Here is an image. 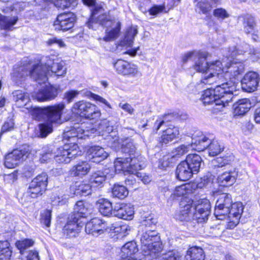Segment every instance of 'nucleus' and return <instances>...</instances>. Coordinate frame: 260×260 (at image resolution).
<instances>
[{
    "mask_svg": "<svg viewBox=\"0 0 260 260\" xmlns=\"http://www.w3.org/2000/svg\"><path fill=\"white\" fill-rule=\"evenodd\" d=\"M27 152L15 149L5 156V166L6 168L12 169L16 167L28 157Z\"/></svg>",
    "mask_w": 260,
    "mask_h": 260,
    "instance_id": "nucleus-19",
    "label": "nucleus"
},
{
    "mask_svg": "<svg viewBox=\"0 0 260 260\" xmlns=\"http://www.w3.org/2000/svg\"><path fill=\"white\" fill-rule=\"evenodd\" d=\"M191 191L192 189L190 184H185L177 186L171 196L173 199L179 197H184L191 193Z\"/></svg>",
    "mask_w": 260,
    "mask_h": 260,
    "instance_id": "nucleus-44",
    "label": "nucleus"
},
{
    "mask_svg": "<svg viewBox=\"0 0 260 260\" xmlns=\"http://www.w3.org/2000/svg\"><path fill=\"white\" fill-rule=\"evenodd\" d=\"M211 205L210 202L206 199L200 200L194 204L192 207L193 217L198 219L200 222H204L210 213Z\"/></svg>",
    "mask_w": 260,
    "mask_h": 260,
    "instance_id": "nucleus-16",
    "label": "nucleus"
},
{
    "mask_svg": "<svg viewBox=\"0 0 260 260\" xmlns=\"http://www.w3.org/2000/svg\"><path fill=\"white\" fill-rule=\"evenodd\" d=\"M57 94V88L49 84L43 87L38 92L34 93L32 97L39 102H45L54 99Z\"/></svg>",
    "mask_w": 260,
    "mask_h": 260,
    "instance_id": "nucleus-20",
    "label": "nucleus"
},
{
    "mask_svg": "<svg viewBox=\"0 0 260 260\" xmlns=\"http://www.w3.org/2000/svg\"><path fill=\"white\" fill-rule=\"evenodd\" d=\"M181 256L178 252H170L165 254L162 258L156 260H181Z\"/></svg>",
    "mask_w": 260,
    "mask_h": 260,
    "instance_id": "nucleus-57",
    "label": "nucleus"
},
{
    "mask_svg": "<svg viewBox=\"0 0 260 260\" xmlns=\"http://www.w3.org/2000/svg\"><path fill=\"white\" fill-rule=\"evenodd\" d=\"M205 137L209 142L208 146L205 149L208 147L209 155L212 156L217 155L223 150L224 146L219 141L216 139L211 141L207 136H205Z\"/></svg>",
    "mask_w": 260,
    "mask_h": 260,
    "instance_id": "nucleus-38",
    "label": "nucleus"
},
{
    "mask_svg": "<svg viewBox=\"0 0 260 260\" xmlns=\"http://www.w3.org/2000/svg\"><path fill=\"white\" fill-rule=\"evenodd\" d=\"M194 174L190 167L184 160L177 166L175 174L177 179L185 181L189 180Z\"/></svg>",
    "mask_w": 260,
    "mask_h": 260,
    "instance_id": "nucleus-29",
    "label": "nucleus"
},
{
    "mask_svg": "<svg viewBox=\"0 0 260 260\" xmlns=\"http://www.w3.org/2000/svg\"><path fill=\"white\" fill-rule=\"evenodd\" d=\"M100 212L104 216L113 214V208L111 203L105 199H100L97 201Z\"/></svg>",
    "mask_w": 260,
    "mask_h": 260,
    "instance_id": "nucleus-40",
    "label": "nucleus"
},
{
    "mask_svg": "<svg viewBox=\"0 0 260 260\" xmlns=\"http://www.w3.org/2000/svg\"><path fill=\"white\" fill-rule=\"evenodd\" d=\"M51 219V211L45 210L41 215V222L47 227L50 226Z\"/></svg>",
    "mask_w": 260,
    "mask_h": 260,
    "instance_id": "nucleus-56",
    "label": "nucleus"
},
{
    "mask_svg": "<svg viewBox=\"0 0 260 260\" xmlns=\"http://www.w3.org/2000/svg\"><path fill=\"white\" fill-rule=\"evenodd\" d=\"M53 57H46L38 63L27 59L20 65H15L11 73L12 80L18 84L29 75L41 84L47 81L48 75L64 76L66 74L64 63L59 61L58 59H55Z\"/></svg>",
    "mask_w": 260,
    "mask_h": 260,
    "instance_id": "nucleus-1",
    "label": "nucleus"
},
{
    "mask_svg": "<svg viewBox=\"0 0 260 260\" xmlns=\"http://www.w3.org/2000/svg\"><path fill=\"white\" fill-rule=\"evenodd\" d=\"M11 254L10 243L7 241H0V260H9Z\"/></svg>",
    "mask_w": 260,
    "mask_h": 260,
    "instance_id": "nucleus-47",
    "label": "nucleus"
},
{
    "mask_svg": "<svg viewBox=\"0 0 260 260\" xmlns=\"http://www.w3.org/2000/svg\"><path fill=\"white\" fill-rule=\"evenodd\" d=\"M252 48L249 44L245 42H242L238 47L232 46L228 48L227 53L224 55L226 58L231 57L234 58L235 57H237L240 55H244L245 53H249Z\"/></svg>",
    "mask_w": 260,
    "mask_h": 260,
    "instance_id": "nucleus-30",
    "label": "nucleus"
},
{
    "mask_svg": "<svg viewBox=\"0 0 260 260\" xmlns=\"http://www.w3.org/2000/svg\"><path fill=\"white\" fill-rule=\"evenodd\" d=\"M248 55L252 61H257L260 59V49L252 48L250 50Z\"/></svg>",
    "mask_w": 260,
    "mask_h": 260,
    "instance_id": "nucleus-63",
    "label": "nucleus"
},
{
    "mask_svg": "<svg viewBox=\"0 0 260 260\" xmlns=\"http://www.w3.org/2000/svg\"><path fill=\"white\" fill-rule=\"evenodd\" d=\"M232 203L231 195L226 193L220 194L215 205V216L219 220L225 219V216L229 213Z\"/></svg>",
    "mask_w": 260,
    "mask_h": 260,
    "instance_id": "nucleus-13",
    "label": "nucleus"
},
{
    "mask_svg": "<svg viewBox=\"0 0 260 260\" xmlns=\"http://www.w3.org/2000/svg\"><path fill=\"white\" fill-rule=\"evenodd\" d=\"M236 87L232 82L219 83L214 89L208 88L202 94L201 100L204 105L214 103L221 108L226 107L234 98Z\"/></svg>",
    "mask_w": 260,
    "mask_h": 260,
    "instance_id": "nucleus-5",
    "label": "nucleus"
},
{
    "mask_svg": "<svg viewBox=\"0 0 260 260\" xmlns=\"http://www.w3.org/2000/svg\"><path fill=\"white\" fill-rule=\"evenodd\" d=\"M47 183L48 175L46 173H43L38 175L30 182L26 196L36 198L41 195L46 190Z\"/></svg>",
    "mask_w": 260,
    "mask_h": 260,
    "instance_id": "nucleus-12",
    "label": "nucleus"
},
{
    "mask_svg": "<svg viewBox=\"0 0 260 260\" xmlns=\"http://www.w3.org/2000/svg\"><path fill=\"white\" fill-rule=\"evenodd\" d=\"M135 145L132 143L123 148L126 156L124 158L118 157L115 160V172L136 174L138 170L145 167V158L139 154H135Z\"/></svg>",
    "mask_w": 260,
    "mask_h": 260,
    "instance_id": "nucleus-7",
    "label": "nucleus"
},
{
    "mask_svg": "<svg viewBox=\"0 0 260 260\" xmlns=\"http://www.w3.org/2000/svg\"><path fill=\"white\" fill-rule=\"evenodd\" d=\"M52 204L53 206L62 205L66 203L67 198L64 195L54 194L51 196Z\"/></svg>",
    "mask_w": 260,
    "mask_h": 260,
    "instance_id": "nucleus-54",
    "label": "nucleus"
},
{
    "mask_svg": "<svg viewBox=\"0 0 260 260\" xmlns=\"http://www.w3.org/2000/svg\"><path fill=\"white\" fill-rule=\"evenodd\" d=\"M79 94V91L78 90H69L64 93V99L68 103H70L72 102L73 99L77 96Z\"/></svg>",
    "mask_w": 260,
    "mask_h": 260,
    "instance_id": "nucleus-60",
    "label": "nucleus"
},
{
    "mask_svg": "<svg viewBox=\"0 0 260 260\" xmlns=\"http://www.w3.org/2000/svg\"><path fill=\"white\" fill-rule=\"evenodd\" d=\"M85 123L76 124L70 128H66L63 133V139L71 141V143L65 144L62 147H59L54 155L52 150L48 146L43 148L40 154L41 163H47L54 157L59 163L68 164L71 159L79 155L78 146L76 143L78 140L86 139L91 137V134L95 133L97 130L94 128L85 129Z\"/></svg>",
    "mask_w": 260,
    "mask_h": 260,
    "instance_id": "nucleus-2",
    "label": "nucleus"
},
{
    "mask_svg": "<svg viewBox=\"0 0 260 260\" xmlns=\"http://www.w3.org/2000/svg\"><path fill=\"white\" fill-rule=\"evenodd\" d=\"M115 172V170L114 171L112 168H107L104 171H98L93 173L90 179L92 188L102 187L106 179L112 178Z\"/></svg>",
    "mask_w": 260,
    "mask_h": 260,
    "instance_id": "nucleus-21",
    "label": "nucleus"
},
{
    "mask_svg": "<svg viewBox=\"0 0 260 260\" xmlns=\"http://www.w3.org/2000/svg\"><path fill=\"white\" fill-rule=\"evenodd\" d=\"M138 251L137 245L135 241L127 242L121 248V256L122 258H135L132 256L137 253Z\"/></svg>",
    "mask_w": 260,
    "mask_h": 260,
    "instance_id": "nucleus-37",
    "label": "nucleus"
},
{
    "mask_svg": "<svg viewBox=\"0 0 260 260\" xmlns=\"http://www.w3.org/2000/svg\"><path fill=\"white\" fill-rule=\"evenodd\" d=\"M141 253L145 260L156 257L162 249L160 237L156 230H146L140 236Z\"/></svg>",
    "mask_w": 260,
    "mask_h": 260,
    "instance_id": "nucleus-8",
    "label": "nucleus"
},
{
    "mask_svg": "<svg viewBox=\"0 0 260 260\" xmlns=\"http://www.w3.org/2000/svg\"><path fill=\"white\" fill-rule=\"evenodd\" d=\"M47 43L48 45L50 46L55 44L61 48H63L66 47V44L63 41V40L61 39H57L56 37H54L48 39L47 41Z\"/></svg>",
    "mask_w": 260,
    "mask_h": 260,
    "instance_id": "nucleus-61",
    "label": "nucleus"
},
{
    "mask_svg": "<svg viewBox=\"0 0 260 260\" xmlns=\"http://www.w3.org/2000/svg\"><path fill=\"white\" fill-rule=\"evenodd\" d=\"M18 21V17H8L0 14V27L5 30H11Z\"/></svg>",
    "mask_w": 260,
    "mask_h": 260,
    "instance_id": "nucleus-45",
    "label": "nucleus"
},
{
    "mask_svg": "<svg viewBox=\"0 0 260 260\" xmlns=\"http://www.w3.org/2000/svg\"><path fill=\"white\" fill-rule=\"evenodd\" d=\"M156 219L154 218L152 215L149 214L143 217L141 221L142 226H144L146 230H155Z\"/></svg>",
    "mask_w": 260,
    "mask_h": 260,
    "instance_id": "nucleus-49",
    "label": "nucleus"
},
{
    "mask_svg": "<svg viewBox=\"0 0 260 260\" xmlns=\"http://www.w3.org/2000/svg\"><path fill=\"white\" fill-rule=\"evenodd\" d=\"M186 201L184 199L181 201L180 203L181 210L178 213L175 215L176 220L184 221H188L191 217H193V212L192 210V201H189L188 203L185 204Z\"/></svg>",
    "mask_w": 260,
    "mask_h": 260,
    "instance_id": "nucleus-28",
    "label": "nucleus"
},
{
    "mask_svg": "<svg viewBox=\"0 0 260 260\" xmlns=\"http://www.w3.org/2000/svg\"><path fill=\"white\" fill-rule=\"evenodd\" d=\"M208 142L204 134L201 132H197L193 135L191 143L190 144H182L177 147L172 152L171 157L178 158L190 150L203 151L208 146Z\"/></svg>",
    "mask_w": 260,
    "mask_h": 260,
    "instance_id": "nucleus-9",
    "label": "nucleus"
},
{
    "mask_svg": "<svg viewBox=\"0 0 260 260\" xmlns=\"http://www.w3.org/2000/svg\"><path fill=\"white\" fill-rule=\"evenodd\" d=\"M212 179L208 176H204L202 177L200 181L198 183L197 186L198 188H202L208 186H210L212 184Z\"/></svg>",
    "mask_w": 260,
    "mask_h": 260,
    "instance_id": "nucleus-58",
    "label": "nucleus"
},
{
    "mask_svg": "<svg viewBox=\"0 0 260 260\" xmlns=\"http://www.w3.org/2000/svg\"><path fill=\"white\" fill-rule=\"evenodd\" d=\"M108 156V153L99 146L90 147L86 153L87 158L94 162L99 163L106 159Z\"/></svg>",
    "mask_w": 260,
    "mask_h": 260,
    "instance_id": "nucleus-25",
    "label": "nucleus"
},
{
    "mask_svg": "<svg viewBox=\"0 0 260 260\" xmlns=\"http://www.w3.org/2000/svg\"><path fill=\"white\" fill-rule=\"evenodd\" d=\"M107 228V222L100 218L95 217L86 223L85 230L87 234L98 237L106 232Z\"/></svg>",
    "mask_w": 260,
    "mask_h": 260,
    "instance_id": "nucleus-17",
    "label": "nucleus"
},
{
    "mask_svg": "<svg viewBox=\"0 0 260 260\" xmlns=\"http://www.w3.org/2000/svg\"><path fill=\"white\" fill-rule=\"evenodd\" d=\"M71 110L73 113L89 119H96L101 116V112L95 105L83 100L76 102Z\"/></svg>",
    "mask_w": 260,
    "mask_h": 260,
    "instance_id": "nucleus-10",
    "label": "nucleus"
},
{
    "mask_svg": "<svg viewBox=\"0 0 260 260\" xmlns=\"http://www.w3.org/2000/svg\"><path fill=\"white\" fill-rule=\"evenodd\" d=\"M82 221L73 220L70 216L67 223L64 226L63 232L64 235L69 238L76 237L80 232L83 225Z\"/></svg>",
    "mask_w": 260,
    "mask_h": 260,
    "instance_id": "nucleus-26",
    "label": "nucleus"
},
{
    "mask_svg": "<svg viewBox=\"0 0 260 260\" xmlns=\"http://www.w3.org/2000/svg\"><path fill=\"white\" fill-rule=\"evenodd\" d=\"M231 57L227 58L229 60L230 63H228L225 65V67L222 66L223 71L222 72V79L220 80V82L218 84L221 83L224 80V73L226 77H229L230 78H235L239 75L242 74L245 71V65L242 61H232Z\"/></svg>",
    "mask_w": 260,
    "mask_h": 260,
    "instance_id": "nucleus-15",
    "label": "nucleus"
},
{
    "mask_svg": "<svg viewBox=\"0 0 260 260\" xmlns=\"http://www.w3.org/2000/svg\"><path fill=\"white\" fill-rule=\"evenodd\" d=\"M112 65L118 74L124 77H136L141 74L136 64L123 59L113 60Z\"/></svg>",
    "mask_w": 260,
    "mask_h": 260,
    "instance_id": "nucleus-11",
    "label": "nucleus"
},
{
    "mask_svg": "<svg viewBox=\"0 0 260 260\" xmlns=\"http://www.w3.org/2000/svg\"><path fill=\"white\" fill-rule=\"evenodd\" d=\"M92 187L91 184L85 182H76L70 187L72 195L87 196L91 193Z\"/></svg>",
    "mask_w": 260,
    "mask_h": 260,
    "instance_id": "nucleus-31",
    "label": "nucleus"
},
{
    "mask_svg": "<svg viewBox=\"0 0 260 260\" xmlns=\"http://www.w3.org/2000/svg\"><path fill=\"white\" fill-rule=\"evenodd\" d=\"M259 82L258 74L254 72H249L244 75L241 80L242 88L247 92H253L257 89Z\"/></svg>",
    "mask_w": 260,
    "mask_h": 260,
    "instance_id": "nucleus-22",
    "label": "nucleus"
},
{
    "mask_svg": "<svg viewBox=\"0 0 260 260\" xmlns=\"http://www.w3.org/2000/svg\"><path fill=\"white\" fill-rule=\"evenodd\" d=\"M13 100L21 107L26 105L29 102V94L22 90H16L13 92Z\"/></svg>",
    "mask_w": 260,
    "mask_h": 260,
    "instance_id": "nucleus-43",
    "label": "nucleus"
},
{
    "mask_svg": "<svg viewBox=\"0 0 260 260\" xmlns=\"http://www.w3.org/2000/svg\"><path fill=\"white\" fill-rule=\"evenodd\" d=\"M169 116L170 115H166L157 119L154 124V127L156 131H158L162 125L167 123V117Z\"/></svg>",
    "mask_w": 260,
    "mask_h": 260,
    "instance_id": "nucleus-62",
    "label": "nucleus"
},
{
    "mask_svg": "<svg viewBox=\"0 0 260 260\" xmlns=\"http://www.w3.org/2000/svg\"><path fill=\"white\" fill-rule=\"evenodd\" d=\"M74 213L70 216L73 220L84 219L89 215L92 211V206L89 203L82 201H78L74 208Z\"/></svg>",
    "mask_w": 260,
    "mask_h": 260,
    "instance_id": "nucleus-23",
    "label": "nucleus"
},
{
    "mask_svg": "<svg viewBox=\"0 0 260 260\" xmlns=\"http://www.w3.org/2000/svg\"><path fill=\"white\" fill-rule=\"evenodd\" d=\"M184 161L187 164L194 174L199 172L203 161L201 157L197 154H189Z\"/></svg>",
    "mask_w": 260,
    "mask_h": 260,
    "instance_id": "nucleus-35",
    "label": "nucleus"
},
{
    "mask_svg": "<svg viewBox=\"0 0 260 260\" xmlns=\"http://www.w3.org/2000/svg\"><path fill=\"white\" fill-rule=\"evenodd\" d=\"M203 52L205 53V56H197V60L192 66L196 72L203 74L201 83L198 86L203 84L212 85L219 83L223 77L222 62L219 60L207 61L208 53L205 51Z\"/></svg>",
    "mask_w": 260,
    "mask_h": 260,
    "instance_id": "nucleus-4",
    "label": "nucleus"
},
{
    "mask_svg": "<svg viewBox=\"0 0 260 260\" xmlns=\"http://www.w3.org/2000/svg\"><path fill=\"white\" fill-rule=\"evenodd\" d=\"M244 30L247 34L252 33L255 27L254 18L250 14H246L244 17Z\"/></svg>",
    "mask_w": 260,
    "mask_h": 260,
    "instance_id": "nucleus-48",
    "label": "nucleus"
},
{
    "mask_svg": "<svg viewBox=\"0 0 260 260\" xmlns=\"http://www.w3.org/2000/svg\"><path fill=\"white\" fill-rule=\"evenodd\" d=\"M76 16L72 12L63 13L59 14L54 22L55 30L67 31L72 28L76 21Z\"/></svg>",
    "mask_w": 260,
    "mask_h": 260,
    "instance_id": "nucleus-14",
    "label": "nucleus"
},
{
    "mask_svg": "<svg viewBox=\"0 0 260 260\" xmlns=\"http://www.w3.org/2000/svg\"><path fill=\"white\" fill-rule=\"evenodd\" d=\"M111 123H112V122L110 121H103L99 126V133L100 134L102 132L109 134L111 133H116V132L114 131V128L113 126L111 125Z\"/></svg>",
    "mask_w": 260,
    "mask_h": 260,
    "instance_id": "nucleus-51",
    "label": "nucleus"
},
{
    "mask_svg": "<svg viewBox=\"0 0 260 260\" xmlns=\"http://www.w3.org/2000/svg\"><path fill=\"white\" fill-rule=\"evenodd\" d=\"M179 135V131L178 128L174 126H171L163 131L162 135L161 136L160 142L162 143L167 144L178 138Z\"/></svg>",
    "mask_w": 260,
    "mask_h": 260,
    "instance_id": "nucleus-36",
    "label": "nucleus"
},
{
    "mask_svg": "<svg viewBox=\"0 0 260 260\" xmlns=\"http://www.w3.org/2000/svg\"><path fill=\"white\" fill-rule=\"evenodd\" d=\"M203 250L200 247H192L188 249L186 255V260H204Z\"/></svg>",
    "mask_w": 260,
    "mask_h": 260,
    "instance_id": "nucleus-41",
    "label": "nucleus"
},
{
    "mask_svg": "<svg viewBox=\"0 0 260 260\" xmlns=\"http://www.w3.org/2000/svg\"><path fill=\"white\" fill-rule=\"evenodd\" d=\"M22 260H40L38 252L36 250L29 251L25 258Z\"/></svg>",
    "mask_w": 260,
    "mask_h": 260,
    "instance_id": "nucleus-64",
    "label": "nucleus"
},
{
    "mask_svg": "<svg viewBox=\"0 0 260 260\" xmlns=\"http://www.w3.org/2000/svg\"><path fill=\"white\" fill-rule=\"evenodd\" d=\"M197 56L205 57V53L203 51H191L187 52L184 54L182 57V60L183 63L187 62L189 59H196Z\"/></svg>",
    "mask_w": 260,
    "mask_h": 260,
    "instance_id": "nucleus-53",
    "label": "nucleus"
},
{
    "mask_svg": "<svg viewBox=\"0 0 260 260\" xmlns=\"http://www.w3.org/2000/svg\"><path fill=\"white\" fill-rule=\"evenodd\" d=\"M64 109L65 104L63 102L44 108H30L29 112L34 119L40 120L43 117H45V121L39 126L42 137H46L52 132L53 124L62 123L61 117Z\"/></svg>",
    "mask_w": 260,
    "mask_h": 260,
    "instance_id": "nucleus-3",
    "label": "nucleus"
},
{
    "mask_svg": "<svg viewBox=\"0 0 260 260\" xmlns=\"http://www.w3.org/2000/svg\"><path fill=\"white\" fill-rule=\"evenodd\" d=\"M113 215L124 220H131L134 217V208L129 204H116L113 208Z\"/></svg>",
    "mask_w": 260,
    "mask_h": 260,
    "instance_id": "nucleus-24",
    "label": "nucleus"
},
{
    "mask_svg": "<svg viewBox=\"0 0 260 260\" xmlns=\"http://www.w3.org/2000/svg\"><path fill=\"white\" fill-rule=\"evenodd\" d=\"M213 15L218 19L223 20L230 17V14L223 8H217L214 10Z\"/></svg>",
    "mask_w": 260,
    "mask_h": 260,
    "instance_id": "nucleus-55",
    "label": "nucleus"
},
{
    "mask_svg": "<svg viewBox=\"0 0 260 260\" xmlns=\"http://www.w3.org/2000/svg\"><path fill=\"white\" fill-rule=\"evenodd\" d=\"M34 241L31 239H25L17 241L15 243V245L20 250V253L22 254V252L24 250L32 247L34 245Z\"/></svg>",
    "mask_w": 260,
    "mask_h": 260,
    "instance_id": "nucleus-50",
    "label": "nucleus"
},
{
    "mask_svg": "<svg viewBox=\"0 0 260 260\" xmlns=\"http://www.w3.org/2000/svg\"><path fill=\"white\" fill-rule=\"evenodd\" d=\"M231 207V208L229 209V213L225 216V219L228 221V228L232 229L239 223L244 207L242 203L236 202L232 204Z\"/></svg>",
    "mask_w": 260,
    "mask_h": 260,
    "instance_id": "nucleus-18",
    "label": "nucleus"
},
{
    "mask_svg": "<svg viewBox=\"0 0 260 260\" xmlns=\"http://www.w3.org/2000/svg\"><path fill=\"white\" fill-rule=\"evenodd\" d=\"M138 34V28L137 26H132L127 29L124 38L121 42V45L130 47L133 45L135 37Z\"/></svg>",
    "mask_w": 260,
    "mask_h": 260,
    "instance_id": "nucleus-42",
    "label": "nucleus"
},
{
    "mask_svg": "<svg viewBox=\"0 0 260 260\" xmlns=\"http://www.w3.org/2000/svg\"><path fill=\"white\" fill-rule=\"evenodd\" d=\"M76 5V0H55L54 5L57 8L64 9Z\"/></svg>",
    "mask_w": 260,
    "mask_h": 260,
    "instance_id": "nucleus-52",
    "label": "nucleus"
},
{
    "mask_svg": "<svg viewBox=\"0 0 260 260\" xmlns=\"http://www.w3.org/2000/svg\"><path fill=\"white\" fill-rule=\"evenodd\" d=\"M103 13L104 10L101 6H95L91 11V17L87 24L89 28L92 29H96L100 25L107 27L103 40L109 42L117 37L120 32L121 23L118 20H111L110 17Z\"/></svg>",
    "mask_w": 260,
    "mask_h": 260,
    "instance_id": "nucleus-6",
    "label": "nucleus"
},
{
    "mask_svg": "<svg viewBox=\"0 0 260 260\" xmlns=\"http://www.w3.org/2000/svg\"><path fill=\"white\" fill-rule=\"evenodd\" d=\"M251 104L248 99H242L233 105L234 113L235 115H243L251 108Z\"/></svg>",
    "mask_w": 260,
    "mask_h": 260,
    "instance_id": "nucleus-33",
    "label": "nucleus"
},
{
    "mask_svg": "<svg viewBox=\"0 0 260 260\" xmlns=\"http://www.w3.org/2000/svg\"><path fill=\"white\" fill-rule=\"evenodd\" d=\"M91 169L90 165L86 161H82L74 166L70 170L71 175L82 178L87 175Z\"/></svg>",
    "mask_w": 260,
    "mask_h": 260,
    "instance_id": "nucleus-34",
    "label": "nucleus"
},
{
    "mask_svg": "<svg viewBox=\"0 0 260 260\" xmlns=\"http://www.w3.org/2000/svg\"><path fill=\"white\" fill-rule=\"evenodd\" d=\"M14 123L12 118H8L2 127L1 134L12 130L14 128Z\"/></svg>",
    "mask_w": 260,
    "mask_h": 260,
    "instance_id": "nucleus-59",
    "label": "nucleus"
},
{
    "mask_svg": "<svg viewBox=\"0 0 260 260\" xmlns=\"http://www.w3.org/2000/svg\"><path fill=\"white\" fill-rule=\"evenodd\" d=\"M131 230L130 226L126 224H122L121 222H115L108 225L106 232L111 234V236L114 237L117 236L116 239L122 238L127 234V232Z\"/></svg>",
    "mask_w": 260,
    "mask_h": 260,
    "instance_id": "nucleus-27",
    "label": "nucleus"
},
{
    "mask_svg": "<svg viewBox=\"0 0 260 260\" xmlns=\"http://www.w3.org/2000/svg\"><path fill=\"white\" fill-rule=\"evenodd\" d=\"M128 194L127 189L123 185L115 184L112 188V194L114 198L119 199L125 198Z\"/></svg>",
    "mask_w": 260,
    "mask_h": 260,
    "instance_id": "nucleus-46",
    "label": "nucleus"
},
{
    "mask_svg": "<svg viewBox=\"0 0 260 260\" xmlns=\"http://www.w3.org/2000/svg\"><path fill=\"white\" fill-rule=\"evenodd\" d=\"M238 176V172L235 169L226 171L217 178L218 183L220 186H231L236 182Z\"/></svg>",
    "mask_w": 260,
    "mask_h": 260,
    "instance_id": "nucleus-32",
    "label": "nucleus"
},
{
    "mask_svg": "<svg viewBox=\"0 0 260 260\" xmlns=\"http://www.w3.org/2000/svg\"><path fill=\"white\" fill-rule=\"evenodd\" d=\"M220 0H195L198 9L203 14H207L211 10L212 6L218 3Z\"/></svg>",
    "mask_w": 260,
    "mask_h": 260,
    "instance_id": "nucleus-39",
    "label": "nucleus"
}]
</instances>
